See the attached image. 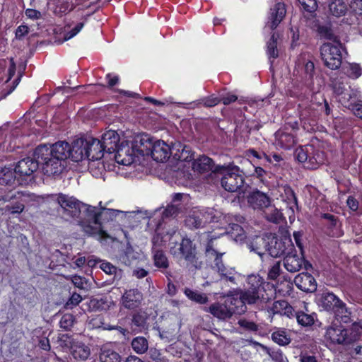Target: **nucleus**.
<instances>
[{
	"instance_id": "1",
	"label": "nucleus",
	"mask_w": 362,
	"mask_h": 362,
	"mask_svg": "<svg viewBox=\"0 0 362 362\" xmlns=\"http://www.w3.org/2000/svg\"><path fill=\"white\" fill-rule=\"evenodd\" d=\"M68 146L66 141H58L52 145H39L34 156L42 165L43 173L47 176L59 175L67 166Z\"/></svg>"
},
{
	"instance_id": "2",
	"label": "nucleus",
	"mask_w": 362,
	"mask_h": 362,
	"mask_svg": "<svg viewBox=\"0 0 362 362\" xmlns=\"http://www.w3.org/2000/svg\"><path fill=\"white\" fill-rule=\"evenodd\" d=\"M48 197L56 202L59 205L57 211L59 214L66 221H76L81 227L84 233L93 232L89 226L87 225V219L92 216L90 214L92 206L83 203L74 197L59 193L50 194Z\"/></svg>"
},
{
	"instance_id": "3",
	"label": "nucleus",
	"mask_w": 362,
	"mask_h": 362,
	"mask_svg": "<svg viewBox=\"0 0 362 362\" xmlns=\"http://www.w3.org/2000/svg\"><path fill=\"white\" fill-rule=\"evenodd\" d=\"M217 173L221 175L222 187L230 192H244L245 190V176L237 165H221L215 168Z\"/></svg>"
},
{
	"instance_id": "4",
	"label": "nucleus",
	"mask_w": 362,
	"mask_h": 362,
	"mask_svg": "<svg viewBox=\"0 0 362 362\" xmlns=\"http://www.w3.org/2000/svg\"><path fill=\"white\" fill-rule=\"evenodd\" d=\"M264 279L258 274H251L247 276V286L245 289L235 291V296L241 300V311H245L246 304L256 303L264 292Z\"/></svg>"
},
{
	"instance_id": "5",
	"label": "nucleus",
	"mask_w": 362,
	"mask_h": 362,
	"mask_svg": "<svg viewBox=\"0 0 362 362\" xmlns=\"http://www.w3.org/2000/svg\"><path fill=\"white\" fill-rule=\"evenodd\" d=\"M170 253L175 258L183 259L187 262V267L192 271L202 267V262L197 256L196 245L187 237L182 238L180 243H175L171 246Z\"/></svg>"
},
{
	"instance_id": "6",
	"label": "nucleus",
	"mask_w": 362,
	"mask_h": 362,
	"mask_svg": "<svg viewBox=\"0 0 362 362\" xmlns=\"http://www.w3.org/2000/svg\"><path fill=\"white\" fill-rule=\"evenodd\" d=\"M241 300L235 296H228L223 302H216L204 310L221 320H227L235 313H241Z\"/></svg>"
},
{
	"instance_id": "7",
	"label": "nucleus",
	"mask_w": 362,
	"mask_h": 362,
	"mask_svg": "<svg viewBox=\"0 0 362 362\" xmlns=\"http://www.w3.org/2000/svg\"><path fill=\"white\" fill-rule=\"evenodd\" d=\"M91 213L90 218L87 219V225L90 226L93 232L86 233L88 235H98L105 238H110L106 231L102 226L101 221L112 219L121 211L107 208L101 207L97 209L95 206H92Z\"/></svg>"
},
{
	"instance_id": "8",
	"label": "nucleus",
	"mask_w": 362,
	"mask_h": 362,
	"mask_svg": "<svg viewBox=\"0 0 362 362\" xmlns=\"http://www.w3.org/2000/svg\"><path fill=\"white\" fill-rule=\"evenodd\" d=\"M341 42L335 43L325 42L320 48L321 59L327 68L332 70L339 69L342 63V50Z\"/></svg>"
},
{
	"instance_id": "9",
	"label": "nucleus",
	"mask_w": 362,
	"mask_h": 362,
	"mask_svg": "<svg viewBox=\"0 0 362 362\" xmlns=\"http://www.w3.org/2000/svg\"><path fill=\"white\" fill-rule=\"evenodd\" d=\"M0 200L8 202L5 207L6 211L15 214L22 213L25 204H28L32 198L31 194L28 193L8 189V191L5 190L4 194L1 196Z\"/></svg>"
},
{
	"instance_id": "10",
	"label": "nucleus",
	"mask_w": 362,
	"mask_h": 362,
	"mask_svg": "<svg viewBox=\"0 0 362 362\" xmlns=\"http://www.w3.org/2000/svg\"><path fill=\"white\" fill-rule=\"evenodd\" d=\"M295 250L292 240L288 237L278 238L276 236H271L267 239V252L272 257H279L286 255L288 252Z\"/></svg>"
},
{
	"instance_id": "11",
	"label": "nucleus",
	"mask_w": 362,
	"mask_h": 362,
	"mask_svg": "<svg viewBox=\"0 0 362 362\" xmlns=\"http://www.w3.org/2000/svg\"><path fill=\"white\" fill-rule=\"evenodd\" d=\"M39 165V160L35 156L27 157L18 162L15 170L23 185L33 178V173L38 169Z\"/></svg>"
},
{
	"instance_id": "12",
	"label": "nucleus",
	"mask_w": 362,
	"mask_h": 362,
	"mask_svg": "<svg viewBox=\"0 0 362 362\" xmlns=\"http://www.w3.org/2000/svg\"><path fill=\"white\" fill-rule=\"evenodd\" d=\"M317 303L323 310L334 314L346 312V304L331 292H323L318 298Z\"/></svg>"
},
{
	"instance_id": "13",
	"label": "nucleus",
	"mask_w": 362,
	"mask_h": 362,
	"mask_svg": "<svg viewBox=\"0 0 362 362\" xmlns=\"http://www.w3.org/2000/svg\"><path fill=\"white\" fill-rule=\"evenodd\" d=\"M248 206L255 210H264L271 206L272 198L257 189L250 192L247 196Z\"/></svg>"
},
{
	"instance_id": "14",
	"label": "nucleus",
	"mask_w": 362,
	"mask_h": 362,
	"mask_svg": "<svg viewBox=\"0 0 362 362\" xmlns=\"http://www.w3.org/2000/svg\"><path fill=\"white\" fill-rule=\"evenodd\" d=\"M115 151V159L119 164L130 165L136 161V152L133 146H129L128 143L124 144L122 142Z\"/></svg>"
},
{
	"instance_id": "15",
	"label": "nucleus",
	"mask_w": 362,
	"mask_h": 362,
	"mask_svg": "<svg viewBox=\"0 0 362 362\" xmlns=\"http://www.w3.org/2000/svg\"><path fill=\"white\" fill-rule=\"evenodd\" d=\"M325 338L332 344L348 345L350 344V338L347 335V329L341 326H329L325 333Z\"/></svg>"
},
{
	"instance_id": "16",
	"label": "nucleus",
	"mask_w": 362,
	"mask_h": 362,
	"mask_svg": "<svg viewBox=\"0 0 362 362\" xmlns=\"http://www.w3.org/2000/svg\"><path fill=\"white\" fill-rule=\"evenodd\" d=\"M67 146L69 148L68 158H71L74 162H79L86 158V148L88 146L85 139L80 138L75 140L71 146L67 142Z\"/></svg>"
},
{
	"instance_id": "17",
	"label": "nucleus",
	"mask_w": 362,
	"mask_h": 362,
	"mask_svg": "<svg viewBox=\"0 0 362 362\" xmlns=\"http://www.w3.org/2000/svg\"><path fill=\"white\" fill-rule=\"evenodd\" d=\"M153 140L147 134H140L134 136L132 146L138 155L148 156L153 147Z\"/></svg>"
},
{
	"instance_id": "18",
	"label": "nucleus",
	"mask_w": 362,
	"mask_h": 362,
	"mask_svg": "<svg viewBox=\"0 0 362 362\" xmlns=\"http://www.w3.org/2000/svg\"><path fill=\"white\" fill-rule=\"evenodd\" d=\"M175 233V230H167L160 227H158L151 239V250H163L167 243L171 240Z\"/></svg>"
},
{
	"instance_id": "19",
	"label": "nucleus",
	"mask_w": 362,
	"mask_h": 362,
	"mask_svg": "<svg viewBox=\"0 0 362 362\" xmlns=\"http://www.w3.org/2000/svg\"><path fill=\"white\" fill-rule=\"evenodd\" d=\"M286 13L285 5L281 2L276 3L270 9L269 20L265 25V28H269L271 30L276 29L285 17Z\"/></svg>"
},
{
	"instance_id": "20",
	"label": "nucleus",
	"mask_w": 362,
	"mask_h": 362,
	"mask_svg": "<svg viewBox=\"0 0 362 362\" xmlns=\"http://www.w3.org/2000/svg\"><path fill=\"white\" fill-rule=\"evenodd\" d=\"M87 142V157L86 158L92 162L100 160L105 153L104 148L101 146L100 141L98 139L88 137L85 139Z\"/></svg>"
},
{
	"instance_id": "21",
	"label": "nucleus",
	"mask_w": 362,
	"mask_h": 362,
	"mask_svg": "<svg viewBox=\"0 0 362 362\" xmlns=\"http://www.w3.org/2000/svg\"><path fill=\"white\" fill-rule=\"evenodd\" d=\"M17 175L15 168L12 169L6 167L1 168L0 186L14 188L17 185H23L20 177Z\"/></svg>"
},
{
	"instance_id": "22",
	"label": "nucleus",
	"mask_w": 362,
	"mask_h": 362,
	"mask_svg": "<svg viewBox=\"0 0 362 362\" xmlns=\"http://www.w3.org/2000/svg\"><path fill=\"white\" fill-rule=\"evenodd\" d=\"M294 283L299 289L304 292L312 293L317 289V282L315 278L307 272L298 274L294 279Z\"/></svg>"
},
{
	"instance_id": "23",
	"label": "nucleus",
	"mask_w": 362,
	"mask_h": 362,
	"mask_svg": "<svg viewBox=\"0 0 362 362\" xmlns=\"http://www.w3.org/2000/svg\"><path fill=\"white\" fill-rule=\"evenodd\" d=\"M149 155L157 162H165L170 157V145L163 141H157L153 143Z\"/></svg>"
},
{
	"instance_id": "24",
	"label": "nucleus",
	"mask_w": 362,
	"mask_h": 362,
	"mask_svg": "<svg viewBox=\"0 0 362 362\" xmlns=\"http://www.w3.org/2000/svg\"><path fill=\"white\" fill-rule=\"evenodd\" d=\"M100 141L105 153L111 154L115 153L118 147L119 136L117 132L114 130H108L102 135V138Z\"/></svg>"
},
{
	"instance_id": "25",
	"label": "nucleus",
	"mask_w": 362,
	"mask_h": 362,
	"mask_svg": "<svg viewBox=\"0 0 362 362\" xmlns=\"http://www.w3.org/2000/svg\"><path fill=\"white\" fill-rule=\"evenodd\" d=\"M206 255L212 258L214 255H223L226 253V244L223 238L219 237H212L210 238L205 248Z\"/></svg>"
},
{
	"instance_id": "26",
	"label": "nucleus",
	"mask_w": 362,
	"mask_h": 362,
	"mask_svg": "<svg viewBox=\"0 0 362 362\" xmlns=\"http://www.w3.org/2000/svg\"><path fill=\"white\" fill-rule=\"evenodd\" d=\"M143 299L142 293L138 289L126 291L122 297L123 306L127 309H134L140 305Z\"/></svg>"
},
{
	"instance_id": "27",
	"label": "nucleus",
	"mask_w": 362,
	"mask_h": 362,
	"mask_svg": "<svg viewBox=\"0 0 362 362\" xmlns=\"http://www.w3.org/2000/svg\"><path fill=\"white\" fill-rule=\"evenodd\" d=\"M192 169L199 173H204L211 171L212 173H217L215 168L219 165H215L213 160L208 156H201L198 158L194 159L192 162Z\"/></svg>"
},
{
	"instance_id": "28",
	"label": "nucleus",
	"mask_w": 362,
	"mask_h": 362,
	"mask_svg": "<svg viewBox=\"0 0 362 362\" xmlns=\"http://www.w3.org/2000/svg\"><path fill=\"white\" fill-rule=\"evenodd\" d=\"M304 263V259L296 254V250L288 252L284 259V266L285 269L291 272L295 273L298 272Z\"/></svg>"
},
{
	"instance_id": "29",
	"label": "nucleus",
	"mask_w": 362,
	"mask_h": 362,
	"mask_svg": "<svg viewBox=\"0 0 362 362\" xmlns=\"http://www.w3.org/2000/svg\"><path fill=\"white\" fill-rule=\"evenodd\" d=\"M139 257V253L136 252L133 247L127 243L125 248L121 250L117 257L124 264L132 266L136 262Z\"/></svg>"
},
{
	"instance_id": "30",
	"label": "nucleus",
	"mask_w": 362,
	"mask_h": 362,
	"mask_svg": "<svg viewBox=\"0 0 362 362\" xmlns=\"http://www.w3.org/2000/svg\"><path fill=\"white\" fill-rule=\"evenodd\" d=\"M154 266L163 272L168 274L166 271L170 267L168 259L163 250H151Z\"/></svg>"
},
{
	"instance_id": "31",
	"label": "nucleus",
	"mask_w": 362,
	"mask_h": 362,
	"mask_svg": "<svg viewBox=\"0 0 362 362\" xmlns=\"http://www.w3.org/2000/svg\"><path fill=\"white\" fill-rule=\"evenodd\" d=\"M328 11L332 16L339 18L346 13L348 6L344 0H329Z\"/></svg>"
},
{
	"instance_id": "32",
	"label": "nucleus",
	"mask_w": 362,
	"mask_h": 362,
	"mask_svg": "<svg viewBox=\"0 0 362 362\" xmlns=\"http://www.w3.org/2000/svg\"><path fill=\"white\" fill-rule=\"evenodd\" d=\"M275 136L278 141V145L284 149H290L296 144L295 136L290 133L278 131L275 133Z\"/></svg>"
},
{
	"instance_id": "33",
	"label": "nucleus",
	"mask_w": 362,
	"mask_h": 362,
	"mask_svg": "<svg viewBox=\"0 0 362 362\" xmlns=\"http://www.w3.org/2000/svg\"><path fill=\"white\" fill-rule=\"evenodd\" d=\"M71 354L76 360L86 361L90 355V350L84 344L77 342L71 346Z\"/></svg>"
},
{
	"instance_id": "34",
	"label": "nucleus",
	"mask_w": 362,
	"mask_h": 362,
	"mask_svg": "<svg viewBox=\"0 0 362 362\" xmlns=\"http://www.w3.org/2000/svg\"><path fill=\"white\" fill-rule=\"evenodd\" d=\"M247 247L251 252L257 254L261 258L267 252V239L264 238L257 237L249 243L247 244Z\"/></svg>"
},
{
	"instance_id": "35",
	"label": "nucleus",
	"mask_w": 362,
	"mask_h": 362,
	"mask_svg": "<svg viewBox=\"0 0 362 362\" xmlns=\"http://www.w3.org/2000/svg\"><path fill=\"white\" fill-rule=\"evenodd\" d=\"M99 359H100V362H121L122 361L121 356L117 351L107 347V346H103L100 349Z\"/></svg>"
},
{
	"instance_id": "36",
	"label": "nucleus",
	"mask_w": 362,
	"mask_h": 362,
	"mask_svg": "<svg viewBox=\"0 0 362 362\" xmlns=\"http://www.w3.org/2000/svg\"><path fill=\"white\" fill-rule=\"evenodd\" d=\"M132 332H141L147 329V317L141 313L133 315L131 322Z\"/></svg>"
},
{
	"instance_id": "37",
	"label": "nucleus",
	"mask_w": 362,
	"mask_h": 362,
	"mask_svg": "<svg viewBox=\"0 0 362 362\" xmlns=\"http://www.w3.org/2000/svg\"><path fill=\"white\" fill-rule=\"evenodd\" d=\"M279 35L274 32L269 40L267 42V54L269 57L271 64L274 60L279 57V51L277 49V40Z\"/></svg>"
},
{
	"instance_id": "38",
	"label": "nucleus",
	"mask_w": 362,
	"mask_h": 362,
	"mask_svg": "<svg viewBox=\"0 0 362 362\" xmlns=\"http://www.w3.org/2000/svg\"><path fill=\"white\" fill-rule=\"evenodd\" d=\"M185 226L190 229H198L205 226L202 221V217L200 216V212L198 211H194L190 214L185 218Z\"/></svg>"
},
{
	"instance_id": "39",
	"label": "nucleus",
	"mask_w": 362,
	"mask_h": 362,
	"mask_svg": "<svg viewBox=\"0 0 362 362\" xmlns=\"http://www.w3.org/2000/svg\"><path fill=\"white\" fill-rule=\"evenodd\" d=\"M319 112L313 106H308L303 108L300 113V117L305 124H315L318 117Z\"/></svg>"
},
{
	"instance_id": "40",
	"label": "nucleus",
	"mask_w": 362,
	"mask_h": 362,
	"mask_svg": "<svg viewBox=\"0 0 362 362\" xmlns=\"http://www.w3.org/2000/svg\"><path fill=\"white\" fill-rule=\"evenodd\" d=\"M256 345L259 346L275 362H288V358L284 355L282 351L279 349H274L269 348L259 342H255Z\"/></svg>"
},
{
	"instance_id": "41",
	"label": "nucleus",
	"mask_w": 362,
	"mask_h": 362,
	"mask_svg": "<svg viewBox=\"0 0 362 362\" xmlns=\"http://www.w3.org/2000/svg\"><path fill=\"white\" fill-rule=\"evenodd\" d=\"M294 317L299 325L303 327H308L314 324L316 314L314 313L308 314L304 311H296L294 313Z\"/></svg>"
},
{
	"instance_id": "42",
	"label": "nucleus",
	"mask_w": 362,
	"mask_h": 362,
	"mask_svg": "<svg viewBox=\"0 0 362 362\" xmlns=\"http://www.w3.org/2000/svg\"><path fill=\"white\" fill-rule=\"evenodd\" d=\"M110 303L107 297L93 298L90 300L89 308L93 311L107 310L110 308Z\"/></svg>"
},
{
	"instance_id": "43",
	"label": "nucleus",
	"mask_w": 362,
	"mask_h": 362,
	"mask_svg": "<svg viewBox=\"0 0 362 362\" xmlns=\"http://www.w3.org/2000/svg\"><path fill=\"white\" fill-rule=\"evenodd\" d=\"M184 293L189 300L197 303L206 304L209 301V298L206 293H201L197 290L185 288Z\"/></svg>"
},
{
	"instance_id": "44",
	"label": "nucleus",
	"mask_w": 362,
	"mask_h": 362,
	"mask_svg": "<svg viewBox=\"0 0 362 362\" xmlns=\"http://www.w3.org/2000/svg\"><path fill=\"white\" fill-rule=\"evenodd\" d=\"M228 233L236 242H241L246 237L243 227L238 223H230Z\"/></svg>"
},
{
	"instance_id": "45",
	"label": "nucleus",
	"mask_w": 362,
	"mask_h": 362,
	"mask_svg": "<svg viewBox=\"0 0 362 362\" xmlns=\"http://www.w3.org/2000/svg\"><path fill=\"white\" fill-rule=\"evenodd\" d=\"M178 327V323L175 320L170 324V327L169 328H165L160 330L158 327V330L160 337L161 339H166L167 341L173 340L177 333Z\"/></svg>"
},
{
	"instance_id": "46",
	"label": "nucleus",
	"mask_w": 362,
	"mask_h": 362,
	"mask_svg": "<svg viewBox=\"0 0 362 362\" xmlns=\"http://www.w3.org/2000/svg\"><path fill=\"white\" fill-rule=\"evenodd\" d=\"M317 31L321 37L332 41V43L340 42L339 38L334 35L330 27L324 25H319Z\"/></svg>"
},
{
	"instance_id": "47",
	"label": "nucleus",
	"mask_w": 362,
	"mask_h": 362,
	"mask_svg": "<svg viewBox=\"0 0 362 362\" xmlns=\"http://www.w3.org/2000/svg\"><path fill=\"white\" fill-rule=\"evenodd\" d=\"M132 347L136 353L141 354L148 350V343L145 337H137L132 341Z\"/></svg>"
},
{
	"instance_id": "48",
	"label": "nucleus",
	"mask_w": 362,
	"mask_h": 362,
	"mask_svg": "<svg viewBox=\"0 0 362 362\" xmlns=\"http://www.w3.org/2000/svg\"><path fill=\"white\" fill-rule=\"evenodd\" d=\"M101 264L100 268L106 274L114 275V279H120L122 275V271L117 269L115 266L111 263L105 261H100Z\"/></svg>"
},
{
	"instance_id": "49",
	"label": "nucleus",
	"mask_w": 362,
	"mask_h": 362,
	"mask_svg": "<svg viewBox=\"0 0 362 362\" xmlns=\"http://www.w3.org/2000/svg\"><path fill=\"white\" fill-rule=\"evenodd\" d=\"M268 211L265 212L266 218L272 223H279L283 218L282 213L271 204L269 208H266Z\"/></svg>"
},
{
	"instance_id": "50",
	"label": "nucleus",
	"mask_w": 362,
	"mask_h": 362,
	"mask_svg": "<svg viewBox=\"0 0 362 362\" xmlns=\"http://www.w3.org/2000/svg\"><path fill=\"white\" fill-rule=\"evenodd\" d=\"M362 334V325L359 323H353L351 327L347 329L348 337L350 338V344L359 339Z\"/></svg>"
},
{
	"instance_id": "51",
	"label": "nucleus",
	"mask_w": 362,
	"mask_h": 362,
	"mask_svg": "<svg viewBox=\"0 0 362 362\" xmlns=\"http://www.w3.org/2000/svg\"><path fill=\"white\" fill-rule=\"evenodd\" d=\"M344 69L345 74L351 78H357L362 74V69L358 64H349Z\"/></svg>"
},
{
	"instance_id": "52",
	"label": "nucleus",
	"mask_w": 362,
	"mask_h": 362,
	"mask_svg": "<svg viewBox=\"0 0 362 362\" xmlns=\"http://www.w3.org/2000/svg\"><path fill=\"white\" fill-rule=\"evenodd\" d=\"M272 340L276 344L284 346L291 342V339L288 337L284 331L279 330L272 334Z\"/></svg>"
},
{
	"instance_id": "53",
	"label": "nucleus",
	"mask_w": 362,
	"mask_h": 362,
	"mask_svg": "<svg viewBox=\"0 0 362 362\" xmlns=\"http://www.w3.org/2000/svg\"><path fill=\"white\" fill-rule=\"evenodd\" d=\"M332 86L334 92L337 95H346L348 88L346 87L345 83L341 78H335L332 81Z\"/></svg>"
},
{
	"instance_id": "54",
	"label": "nucleus",
	"mask_w": 362,
	"mask_h": 362,
	"mask_svg": "<svg viewBox=\"0 0 362 362\" xmlns=\"http://www.w3.org/2000/svg\"><path fill=\"white\" fill-rule=\"evenodd\" d=\"M198 211L200 212V216L202 217V221L205 225L216 221V211L214 209H202Z\"/></svg>"
},
{
	"instance_id": "55",
	"label": "nucleus",
	"mask_w": 362,
	"mask_h": 362,
	"mask_svg": "<svg viewBox=\"0 0 362 362\" xmlns=\"http://www.w3.org/2000/svg\"><path fill=\"white\" fill-rule=\"evenodd\" d=\"M183 148L181 149L182 152L179 154V156L176 160L180 162H189L193 158V153L191 150V148L187 145H185Z\"/></svg>"
},
{
	"instance_id": "56",
	"label": "nucleus",
	"mask_w": 362,
	"mask_h": 362,
	"mask_svg": "<svg viewBox=\"0 0 362 362\" xmlns=\"http://www.w3.org/2000/svg\"><path fill=\"white\" fill-rule=\"evenodd\" d=\"M238 324L240 325V327L245 329V330L252 332H256L259 329V326L258 325L246 319L239 320Z\"/></svg>"
},
{
	"instance_id": "57",
	"label": "nucleus",
	"mask_w": 362,
	"mask_h": 362,
	"mask_svg": "<svg viewBox=\"0 0 362 362\" xmlns=\"http://www.w3.org/2000/svg\"><path fill=\"white\" fill-rule=\"evenodd\" d=\"M185 144H182L180 141H176L174 142H171L170 144V156L173 157L174 160H177L179 154L182 152V150Z\"/></svg>"
},
{
	"instance_id": "58",
	"label": "nucleus",
	"mask_w": 362,
	"mask_h": 362,
	"mask_svg": "<svg viewBox=\"0 0 362 362\" xmlns=\"http://www.w3.org/2000/svg\"><path fill=\"white\" fill-rule=\"evenodd\" d=\"M74 317L72 315L65 314L62 317L59 321L60 327L68 330L74 325Z\"/></svg>"
},
{
	"instance_id": "59",
	"label": "nucleus",
	"mask_w": 362,
	"mask_h": 362,
	"mask_svg": "<svg viewBox=\"0 0 362 362\" xmlns=\"http://www.w3.org/2000/svg\"><path fill=\"white\" fill-rule=\"evenodd\" d=\"M298 2L301 4L305 11L313 13L317 8V4L316 0H299Z\"/></svg>"
},
{
	"instance_id": "60",
	"label": "nucleus",
	"mask_w": 362,
	"mask_h": 362,
	"mask_svg": "<svg viewBox=\"0 0 362 362\" xmlns=\"http://www.w3.org/2000/svg\"><path fill=\"white\" fill-rule=\"evenodd\" d=\"M82 300V297L80 294L73 293L71 296L66 303L64 307L66 309H72L74 307L78 305Z\"/></svg>"
},
{
	"instance_id": "61",
	"label": "nucleus",
	"mask_w": 362,
	"mask_h": 362,
	"mask_svg": "<svg viewBox=\"0 0 362 362\" xmlns=\"http://www.w3.org/2000/svg\"><path fill=\"white\" fill-rule=\"evenodd\" d=\"M284 192L286 195V199L290 202V204H292L293 205L291 206V209H293V206H298V201L297 197L293 192V190L291 189L289 186L284 187Z\"/></svg>"
},
{
	"instance_id": "62",
	"label": "nucleus",
	"mask_w": 362,
	"mask_h": 362,
	"mask_svg": "<svg viewBox=\"0 0 362 362\" xmlns=\"http://www.w3.org/2000/svg\"><path fill=\"white\" fill-rule=\"evenodd\" d=\"M252 127L249 125V122L246 120H242L239 122L235 128V132H240V133L245 134L247 136L250 134Z\"/></svg>"
},
{
	"instance_id": "63",
	"label": "nucleus",
	"mask_w": 362,
	"mask_h": 362,
	"mask_svg": "<svg viewBox=\"0 0 362 362\" xmlns=\"http://www.w3.org/2000/svg\"><path fill=\"white\" fill-rule=\"evenodd\" d=\"M218 103H220L218 98L211 95L209 97L202 99L199 103L202 104L205 107H211L215 106Z\"/></svg>"
},
{
	"instance_id": "64",
	"label": "nucleus",
	"mask_w": 362,
	"mask_h": 362,
	"mask_svg": "<svg viewBox=\"0 0 362 362\" xmlns=\"http://www.w3.org/2000/svg\"><path fill=\"white\" fill-rule=\"evenodd\" d=\"M280 262H276L269 269L268 272V277L269 279L275 280L280 274Z\"/></svg>"
}]
</instances>
